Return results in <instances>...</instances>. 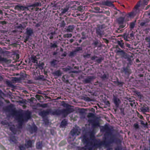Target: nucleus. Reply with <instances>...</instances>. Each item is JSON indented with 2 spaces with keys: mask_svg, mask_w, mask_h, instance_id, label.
Returning a JSON list of instances; mask_svg holds the SVG:
<instances>
[{
  "mask_svg": "<svg viewBox=\"0 0 150 150\" xmlns=\"http://www.w3.org/2000/svg\"><path fill=\"white\" fill-rule=\"evenodd\" d=\"M8 126L9 127L10 130L14 134H15V127L13 125H12L11 127H10V126L9 125H8Z\"/></svg>",
  "mask_w": 150,
  "mask_h": 150,
  "instance_id": "26",
  "label": "nucleus"
},
{
  "mask_svg": "<svg viewBox=\"0 0 150 150\" xmlns=\"http://www.w3.org/2000/svg\"><path fill=\"white\" fill-rule=\"evenodd\" d=\"M134 127L136 129H138L139 128L138 124L137 123H135L134 125Z\"/></svg>",
  "mask_w": 150,
  "mask_h": 150,
  "instance_id": "40",
  "label": "nucleus"
},
{
  "mask_svg": "<svg viewBox=\"0 0 150 150\" xmlns=\"http://www.w3.org/2000/svg\"><path fill=\"white\" fill-rule=\"evenodd\" d=\"M102 4L103 5L106 6H113L112 3L111 1H102Z\"/></svg>",
  "mask_w": 150,
  "mask_h": 150,
  "instance_id": "9",
  "label": "nucleus"
},
{
  "mask_svg": "<svg viewBox=\"0 0 150 150\" xmlns=\"http://www.w3.org/2000/svg\"><path fill=\"white\" fill-rule=\"evenodd\" d=\"M37 130V128L35 126H33L31 128V133H32L33 132H35Z\"/></svg>",
  "mask_w": 150,
  "mask_h": 150,
  "instance_id": "27",
  "label": "nucleus"
},
{
  "mask_svg": "<svg viewBox=\"0 0 150 150\" xmlns=\"http://www.w3.org/2000/svg\"><path fill=\"white\" fill-rule=\"evenodd\" d=\"M68 10V9L64 8L62 10V14L64 13H66L67 11Z\"/></svg>",
  "mask_w": 150,
  "mask_h": 150,
  "instance_id": "41",
  "label": "nucleus"
},
{
  "mask_svg": "<svg viewBox=\"0 0 150 150\" xmlns=\"http://www.w3.org/2000/svg\"><path fill=\"white\" fill-rule=\"evenodd\" d=\"M117 43L121 48H124V43L123 42V40L118 41Z\"/></svg>",
  "mask_w": 150,
  "mask_h": 150,
  "instance_id": "20",
  "label": "nucleus"
},
{
  "mask_svg": "<svg viewBox=\"0 0 150 150\" xmlns=\"http://www.w3.org/2000/svg\"><path fill=\"white\" fill-rule=\"evenodd\" d=\"M36 147L38 149H40L42 147V144L40 143H38L36 144Z\"/></svg>",
  "mask_w": 150,
  "mask_h": 150,
  "instance_id": "31",
  "label": "nucleus"
},
{
  "mask_svg": "<svg viewBox=\"0 0 150 150\" xmlns=\"http://www.w3.org/2000/svg\"><path fill=\"white\" fill-rule=\"evenodd\" d=\"M145 40L147 42H150V36L146 37L145 38Z\"/></svg>",
  "mask_w": 150,
  "mask_h": 150,
  "instance_id": "42",
  "label": "nucleus"
},
{
  "mask_svg": "<svg viewBox=\"0 0 150 150\" xmlns=\"http://www.w3.org/2000/svg\"><path fill=\"white\" fill-rule=\"evenodd\" d=\"M49 113V112L48 111H43L40 113V115L43 117L48 114Z\"/></svg>",
  "mask_w": 150,
  "mask_h": 150,
  "instance_id": "23",
  "label": "nucleus"
},
{
  "mask_svg": "<svg viewBox=\"0 0 150 150\" xmlns=\"http://www.w3.org/2000/svg\"><path fill=\"white\" fill-rule=\"evenodd\" d=\"M134 34L133 32L130 34V37L131 38L133 39V38H134Z\"/></svg>",
  "mask_w": 150,
  "mask_h": 150,
  "instance_id": "46",
  "label": "nucleus"
},
{
  "mask_svg": "<svg viewBox=\"0 0 150 150\" xmlns=\"http://www.w3.org/2000/svg\"><path fill=\"white\" fill-rule=\"evenodd\" d=\"M3 94V93L2 91L0 90V97H1L2 95Z\"/></svg>",
  "mask_w": 150,
  "mask_h": 150,
  "instance_id": "60",
  "label": "nucleus"
},
{
  "mask_svg": "<svg viewBox=\"0 0 150 150\" xmlns=\"http://www.w3.org/2000/svg\"><path fill=\"white\" fill-rule=\"evenodd\" d=\"M91 59L92 60H95V61L99 63H100L103 60L102 57H98L96 56L92 57Z\"/></svg>",
  "mask_w": 150,
  "mask_h": 150,
  "instance_id": "8",
  "label": "nucleus"
},
{
  "mask_svg": "<svg viewBox=\"0 0 150 150\" xmlns=\"http://www.w3.org/2000/svg\"><path fill=\"white\" fill-rule=\"evenodd\" d=\"M53 74L56 76H59L62 75V73L60 71L58 70L54 72Z\"/></svg>",
  "mask_w": 150,
  "mask_h": 150,
  "instance_id": "21",
  "label": "nucleus"
},
{
  "mask_svg": "<svg viewBox=\"0 0 150 150\" xmlns=\"http://www.w3.org/2000/svg\"><path fill=\"white\" fill-rule=\"evenodd\" d=\"M94 78L93 76H88L87 78L85 79L83 81V82L85 83H90L93 79Z\"/></svg>",
  "mask_w": 150,
  "mask_h": 150,
  "instance_id": "6",
  "label": "nucleus"
},
{
  "mask_svg": "<svg viewBox=\"0 0 150 150\" xmlns=\"http://www.w3.org/2000/svg\"><path fill=\"white\" fill-rule=\"evenodd\" d=\"M0 24H1L2 25H5L6 24V22L5 21H0Z\"/></svg>",
  "mask_w": 150,
  "mask_h": 150,
  "instance_id": "47",
  "label": "nucleus"
},
{
  "mask_svg": "<svg viewBox=\"0 0 150 150\" xmlns=\"http://www.w3.org/2000/svg\"><path fill=\"white\" fill-rule=\"evenodd\" d=\"M41 6V4L39 2H36L33 4L31 5L28 6L29 7H38Z\"/></svg>",
  "mask_w": 150,
  "mask_h": 150,
  "instance_id": "19",
  "label": "nucleus"
},
{
  "mask_svg": "<svg viewBox=\"0 0 150 150\" xmlns=\"http://www.w3.org/2000/svg\"><path fill=\"white\" fill-rule=\"evenodd\" d=\"M132 57V56L129 55V57L127 58V59L128 61L130 62L131 61V58Z\"/></svg>",
  "mask_w": 150,
  "mask_h": 150,
  "instance_id": "43",
  "label": "nucleus"
},
{
  "mask_svg": "<svg viewBox=\"0 0 150 150\" xmlns=\"http://www.w3.org/2000/svg\"><path fill=\"white\" fill-rule=\"evenodd\" d=\"M29 36H27L26 37L25 39L24 42L26 43V42L27 41H28V39L29 38Z\"/></svg>",
  "mask_w": 150,
  "mask_h": 150,
  "instance_id": "51",
  "label": "nucleus"
},
{
  "mask_svg": "<svg viewBox=\"0 0 150 150\" xmlns=\"http://www.w3.org/2000/svg\"><path fill=\"white\" fill-rule=\"evenodd\" d=\"M133 15V13H130L129 14V16H130V17H131Z\"/></svg>",
  "mask_w": 150,
  "mask_h": 150,
  "instance_id": "56",
  "label": "nucleus"
},
{
  "mask_svg": "<svg viewBox=\"0 0 150 150\" xmlns=\"http://www.w3.org/2000/svg\"><path fill=\"white\" fill-rule=\"evenodd\" d=\"M64 71H67L69 70V69L68 68H64Z\"/></svg>",
  "mask_w": 150,
  "mask_h": 150,
  "instance_id": "62",
  "label": "nucleus"
},
{
  "mask_svg": "<svg viewBox=\"0 0 150 150\" xmlns=\"http://www.w3.org/2000/svg\"><path fill=\"white\" fill-rule=\"evenodd\" d=\"M14 113L16 115L15 119L18 121L20 127L22 126L23 123L24 121L27 120L30 117V115L28 113H26L24 117L22 114L17 113L15 112H14Z\"/></svg>",
  "mask_w": 150,
  "mask_h": 150,
  "instance_id": "2",
  "label": "nucleus"
},
{
  "mask_svg": "<svg viewBox=\"0 0 150 150\" xmlns=\"http://www.w3.org/2000/svg\"><path fill=\"white\" fill-rule=\"evenodd\" d=\"M134 25L135 23L134 22H132L130 23V28H131V30H132L134 28Z\"/></svg>",
  "mask_w": 150,
  "mask_h": 150,
  "instance_id": "33",
  "label": "nucleus"
},
{
  "mask_svg": "<svg viewBox=\"0 0 150 150\" xmlns=\"http://www.w3.org/2000/svg\"><path fill=\"white\" fill-rule=\"evenodd\" d=\"M101 130L106 133H109L110 132V129L108 126H105L102 127L101 129Z\"/></svg>",
  "mask_w": 150,
  "mask_h": 150,
  "instance_id": "10",
  "label": "nucleus"
},
{
  "mask_svg": "<svg viewBox=\"0 0 150 150\" xmlns=\"http://www.w3.org/2000/svg\"><path fill=\"white\" fill-rule=\"evenodd\" d=\"M25 146H24L23 145H21L19 146V148L21 150H25Z\"/></svg>",
  "mask_w": 150,
  "mask_h": 150,
  "instance_id": "36",
  "label": "nucleus"
},
{
  "mask_svg": "<svg viewBox=\"0 0 150 150\" xmlns=\"http://www.w3.org/2000/svg\"><path fill=\"white\" fill-rule=\"evenodd\" d=\"M41 25V23H37L35 25V27H38L40 26Z\"/></svg>",
  "mask_w": 150,
  "mask_h": 150,
  "instance_id": "54",
  "label": "nucleus"
},
{
  "mask_svg": "<svg viewBox=\"0 0 150 150\" xmlns=\"http://www.w3.org/2000/svg\"><path fill=\"white\" fill-rule=\"evenodd\" d=\"M93 115H94L92 113H90L88 114V117H93Z\"/></svg>",
  "mask_w": 150,
  "mask_h": 150,
  "instance_id": "45",
  "label": "nucleus"
},
{
  "mask_svg": "<svg viewBox=\"0 0 150 150\" xmlns=\"http://www.w3.org/2000/svg\"><path fill=\"white\" fill-rule=\"evenodd\" d=\"M113 99L114 103L115 105L117 107L118 106L120 103V100L118 98L116 97H114Z\"/></svg>",
  "mask_w": 150,
  "mask_h": 150,
  "instance_id": "16",
  "label": "nucleus"
},
{
  "mask_svg": "<svg viewBox=\"0 0 150 150\" xmlns=\"http://www.w3.org/2000/svg\"><path fill=\"white\" fill-rule=\"evenodd\" d=\"M104 25H98L96 29V33L98 37H101L104 34L103 29L105 28Z\"/></svg>",
  "mask_w": 150,
  "mask_h": 150,
  "instance_id": "3",
  "label": "nucleus"
},
{
  "mask_svg": "<svg viewBox=\"0 0 150 150\" xmlns=\"http://www.w3.org/2000/svg\"><path fill=\"white\" fill-rule=\"evenodd\" d=\"M72 36V35L71 33L67 34L64 35H63V37L65 38H71V37Z\"/></svg>",
  "mask_w": 150,
  "mask_h": 150,
  "instance_id": "29",
  "label": "nucleus"
},
{
  "mask_svg": "<svg viewBox=\"0 0 150 150\" xmlns=\"http://www.w3.org/2000/svg\"><path fill=\"white\" fill-rule=\"evenodd\" d=\"M34 142L31 141L30 140L28 141H26L25 144V146L26 148H28L29 147H32V144L34 143Z\"/></svg>",
  "mask_w": 150,
  "mask_h": 150,
  "instance_id": "7",
  "label": "nucleus"
},
{
  "mask_svg": "<svg viewBox=\"0 0 150 150\" xmlns=\"http://www.w3.org/2000/svg\"><path fill=\"white\" fill-rule=\"evenodd\" d=\"M51 48H57V42H54V43H50V45Z\"/></svg>",
  "mask_w": 150,
  "mask_h": 150,
  "instance_id": "18",
  "label": "nucleus"
},
{
  "mask_svg": "<svg viewBox=\"0 0 150 150\" xmlns=\"http://www.w3.org/2000/svg\"><path fill=\"white\" fill-rule=\"evenodd\" d=\"M117 21L119 24H122L124 21V18L122 17L118 19Z\"/></svg>",
  "mask_w": 150,
  "mask_h": 150,
  "instance_id": "24",
  "label": "nucleus"
},
{
  "mask_svg": "<svg viewBox=\"0 0 150 150\" xmlns=\"http://www.w3.org/2000/svg\"><path fill=\"white\" fill-rule=\"evenodd\" d=\"M95 9L97 11H98L100 10V8L98 7L95 8Z\"/></svg>",
  "mask_w": 150,
  "mask_h": 150,
  "instance_id": "64",
  "label": "nucleus"
},
{
  "mask_svg": "<svg viewBox=\"0 0 150 150\" xmlns=\"http://www.w3.org/2000/svg\"><path fill=\"white\" fill-rule=\"evenodd\" d=\"M81 130L79 127L74 128L71 132V134L72 136L78 135L80 133Z\"/></svg>",
  "mask_w": 150,
  "mask_h": 150,
  "instance_id": "4",
  "label": "nucleus"
},
{
  "mask_svg": "<svg viewBox=\"0 0 150 150\" xmlns=\"http://www.w3.org/2000/svg\"><path fill=\"white\" fill-rule=\"evenodd\" d=\"M139 117L140 119H144L143 116L142 115H140Z\"/></svg>",
  "mask_w": 150,
  "mask_h": 150,
  "instance_id": "59",
  "label": "nucleus"
},
{
  "mask_svg": "<svg viewBox=\"0 0 150 150\" xmlns=\"http://www.w3.org/2000/svg\"><path fill=\"white\" fill-rule=\"evenodd\" d=\"M139 121L140 122L141 124L142 125L144 126H145V124L143 120H140V121Z\"/></svg>",
  "mask_w": 150,
  "mask_h": 150,
  "instance_id": "48",
  "label": "nucleus"
},
{
  "mask_svg": "<svg viewBox=\"0 0 150 150\" xmlns=\"http://www.w3.org/2000/svg\"><path fill=\"white\" fill-rule=\"evenodd\" d=\"M129 56V55L128 54L126 53L125 54L124 57L125 59H127Z\"/></svg>",
  "mask_w": 150,
  "mask_h": 150,
  "instance_id": "49",
  "label": "nucleus"
},
{
  "mask_svg": "<svg viewBox=\"0 0 150 150\" xmlns=\"http://www.w3.org/2000/svg\"><path fill=\"white\" fill-rule=\"evenodd\" d=\"M98 44V42L97 41L94 42L92 45L94 46L95 47H96Z\"/></svg>",
  "mask_w": 150,
  "mask_h": 150,
  "instance_id": "38",
  "label": "nucleus"
},
{
  "mask_svg": "<svg viewBox=\"0 0 150 150\" xmlns=\"http://www.w3.org/2000/svg\"><path fill=\"white\" fill-rule=\"evenodd\" d=\"M28 6L25 7L22 6L17 5L15 7V9L18 10H24L25 9H27L28 10Z\"/></svg>",
  "mask_w": 150,
  "mask_h": 150,
  "instance_id": "11",
  "label": "nucleus"
},
{
  "mask_svg": "<svg viewBox=\"0 0 150 150\" xmlns=\"http://www.w3.org/2000/svg\"><path fill=\"white\" fill-rule=\"evenodd\" d=\"M47 104L45 103L41 105L40 106L42 107L45 108H46V107H47Z\"/></svg>",
  "mask_w": 150,
  "mask_h": 150,
  "instance_id": "44",
  "label": "nucleus"
},
{
  "mask_svg": "<svg viewBox=\"0 0 150 150\" xmlns=\"http://www.w3.org/2000/svg\"><path fill=\"white\" fill-rule=\"evenodd\" d=\"M21 79L20 78L15 77L13 78V80L16 82H18L20 81Z\"/></svg>",
  "mask_w": 150,
  "mask_h": 150,
  "instance_id": "30",
  "label": "nucleus"
},
{
  "mask_svg": "<svg viewBox=\"0 0 150 150\" xmlns=\"http://www.w3.org/2000/svg\"><path fill=\"white\" fill-rule=\"evenodd\" d=\"M67 124V122L66 120H63L61 122V126L62 127H63L64 126L66 125Z\"/></svg>",
  "mask_w": 150,
  "mask_h": 150,
  "instance_id": "25",
  "label": "nucleus"
},
{
  "mask_svg": "<svg viewBox=\"0 0 150 150\" xmlns=\"http://www.w3.org/2000/svg\"><path fill=\"white\" fill-rule=\"evenodd\" d=\"M119 50H117V52L119 53V52H121L122 53H124V52L123 51L121 50L119 48Z\"/></svg>",
  "mask_w": 150,
  "mask_h": 150,
  "instance_id": "50",
  "label": "nucleus"
},
{
  "mask_svg": "<svg viewBox=\"0 0 150 150\" xmlns=\"http://www.w3.org/2000/svg\"><path fill=\"white\" fill-rule=\"evenodd\" d=\"M74 41V40L73 39H71L70 40V42L71 43H72Z\"/></svg>",
  "mask_w": 150,
  "mask_h": 150,
  "instance_id": "63",
  "label": "nucleus"
},
{
  "mask_svg": "<svg viewBox=\"0 0 150 150\" xmlns=\"http://www.w3.org/2000/svg\"><path fill=\"white\" fill-rule=\"evenodd\" d=\"M16 141L17 140H16V139L15 138V137H11V139L10 140V141L11 142H13L15 143L16 142Z\"/></svg>",
  "mask_w": 150,
  "mask_h": 150,
  "instance_id": "35",
  "label": "nucleus"
},
{
  "mask_svg": "<svg viewBox=\"0 0 150 150\" xmlns=\"http://www.w3.org/2000/svg\"><path fill=\"white\" fill-rule=\"evenodd\" d=\"M83 57L85 58H89L90 57V54H87L83 55Z\"/></svg>",
  "mask_w": 150,
  "mask_h": 150,
  "instance_id": "37",
  "label": "nucleus"
},
{
  "mask_svg": "<svg viewBox=\"0 0 150 150\" xmlns=\"http://www.w3.org/2000/svg\"><path fill=\"white\" fill-rule=\"evenodd\" d=\"M83 138L82 142L85 145L82 148V150H92L98 146L95 140H91L89 142L88 139L86 138L85 136H83Z\"/></svg>",
  "mask_w": 150,
  "mask_h": 150,
  "instance_id": "1",
  "label": "nucleus"
},
{
  "mask_svg": "<svg viewBox=\"0 0 150 150\" xmlns=\"http://www.w3.org/2000/svg\"><path fill=\"white\" fill-rule=\"evenodd\" d=\"M81 35L83 36H85V34L84 32H82Z\"/></svg>",
  "mask_w": 150,
  "mask_h": 150,
  "instance_id": "55",
  "label": "nucleus"
},
{
  "mask_svg": "<svg viewBox=\"0 0 150 150\" xmlns=\"http://www.w3.org/2000/svg\"><path fill=\"white\" fill-rule=\"evenodd\" d=\"M82 50V48L81 47H77L76 49L75 50V51L77 53V52H79L80 51H81Z\"/></svg>",
  "mask_w": 150,
  "mask_h": 150,
  "instance_id": "34",
  "label": "nucleus"
},
{
  "mask_svg": "<svg viewBox=\"0 0 150 150\" xmlns=\"http://www.w3.org/2000/svg\"><path fill=\"white\" fill-rule=\"evenodd\" d=\"M101 77L103 79H105L107 78L106 75L105 74H104Z\"/></svg>",
  "mask_w": 150,
  "mask_h": 150,
  "instance_id": "52",
  "label": "nucleus"
},
{
  "mask_svg": "<svg viewBox=\"0 0 150 150\" xmlns=\"http://www.w3.org/2000/svg\"><path fill=\"white\" fill-rule=\"evenodd\" d=\"M36 98L37 99H40V96H39V95H36Z\"/></svg>",
  "mask_w": 150,
  "mask_h": 150,
  "instance_id": "57",
  "label": "nucleus"
},
{
  "mask_svg": "<svg viewBox=\"0 0 150 150\" xmlns=\"http://www.w3.org/2000/svg\"><path fill=\"white\" fill-rule=\"evenodd\" d=\"M124 27V26L122 25H120L119 26V28H123Z\"/></svg>",
  "mask_w": 150,
  "mask_h": 150,
  "instance_id": "58",
  "label": "nucleus"
},
{
  "mask_svg": "<svg viewBox=\"0 0 150 150\" xmlns=\"http://www.w3.org/2000/svg\"><path fill=\"white\" fill-rule=\"evenodd\" d=\"M18 28H19L21 30H22V29H24V28L20 24L18 27Z\"/></svg>",
  "mask_w": 150,
  "mask_h": 150,
  "instance_id": "53",
  "label": "nucleus"
},
{
  "mask_svg": "<svg viewBox=\"0 0 150 150\" xmlns=\"http://www.w3.org/2000/svg\"><path fill=\"white\" fill-rule=\"evenodd\" d=\"M26 30V33L28 35L27 36H29V37L30 36H31L33 33V30L31 28H27Z\"/></svg>",
  "mask_w": 150,
  "mask_h": 150,
  "instance_id": "13",
  "label": "nucleus"
},
{
  "mask_svg": "<svg viewBox=\"0 0 150 150\" xmlns=\"http://www.w3.org/2000/svg\"><path fill=\"white\" fill-rule=\"evenodd\" d=\"M75 26L74 25H69L66 28V31L68 33L72 32Z\"/></svg>",
  "mask_w": 150,
  "mask_h": 150,
  "instance_id": "5",
  "label": "nucleus"
},
{
  "mask_svg": "<svg viewBox=\"0 0 150 150\" xmlns=\"http://www.w3.org/2000/svg\"><path fill=\"white\" fill-rule=\"evenodd\" d=\"M61 114H62L65 117L67 116L69 113V110L68 109H63L61 110Z\"/></svg>",
  "mask_w": 150,
  "mask_h": 150,
  "instance_id": "14",
  "label": "nucleus"
},
{
  "mask_svg": "<svg viewBox=\"0 0 150 150\" xmlns=\"http://www.w3.org/2000/svg\"><path fill=\"white\" fill-rule=\"evenodd\" d=\"M52 115H60L61 114V111L60 110H55L50 112Z\"/></svg>",
  "mask_w": 150,
  "mask_h": 150,
  "instance_id": "12",
  "label": "nucleus"
},
{
  "mask_svg": "<svg viewBox=\"0 0 150 150\" xmlns=\"http://www.w3.org/2000/svg\"><path fill=\"white\" fill-rule=\"evenodd\" d=\"M31 59L32 62L37 63L38 61L37 60V58L35 56H32L31 58Z\"/></svg>",
  "mask_w": 150,
  "mask_h": 150,
  "instance_id": "22",
  "label": "nucleus"
},
{
  "mask_svg": "<svg viewBox=\"0 0 150 150\" xmlns=\"http://www.w3.org/2000/svg\"><path fill=\"white\" fill-rule=\"evenodd\" d=\"M76 54V52L74 50L73 51L70 52L69 54V56L72 57L74 56Z\"/></svg>",
  "mask_w": 150,
  "mask_h": 150,
  "instance_id": "28",
  "label": "nucleus"
},
{
  "mask_svg": "<svg viewBox=\"0 0 150 150\" xmlns=\"http://www.w3.org/2000/svg\"><path fill=\"white\" fill-rule=\"evenodd\" d=\"M104 40L105 42L107 43L108 42V41L106 39H104Z\"/></svg>",
  "mask_w": 150,
  "mask_h": 150,
  "instance_id": "61",
  "label": "nucleus"
},
{
  "mask_svg": "<svg viewBox=\"0 0 150 150\" xmlns=\"http://www.w3.org/2000/svg\"><path fill=\"white\" fill-rule=\"evenodd\" d=\"M61 105L63 106L64 107L67 108L68 107V105L67 103H65L64 101L62 102Z\"/></svg>",
  "mask_w": 150,
  "mask_h": 150,
  "instance_id": "32",
  "label": "nucleus"
},
{
  "mask_svg": "<svg viewBox=\"0 0 150 150\" xmlns=\"http://www.w3.org/2000/svg\"><path fill=\"white\" fill-rule=\"evenodd\" d=\"M56 62H57V60H53L51 62V64L53 66L54 65L56 64Z\"/></svg>",
  "mask_w": 150,
  "mask_h": 150,
  "instance_id": "39",
  "label": "nucleus"
},
{
  "mask_svg": "<svg viewBox=\"0 0 150 150\" xmlns=\"http://www.w3.org/2000/svg\"><path fill=\"white\" fill-rule=\"evenodd\" d=\"M0 61L2 62L10 63L11 60H8L5 58H4L0 56Z\"/></svg>",
  "mask_w": 150,
  "mask_h": 150,
  "instance_id": "17",
  "label": "nucleus"
},
{
  "mask_svg": "<svg viewBox=\"0 0 150 150\" xmlns=\"http://www.w3.org/2000/svg\"><path fill=\"white\" fill-rule=\"evenodd\" d=\"M140 110L142 112L144 113L147 112L149 111L148 107L144 106H143V107L140 108Z\"/></svg>",
  "mask_w": 150,
  "mask_h": 150,
  "instance_id": "15",
  "label": "nucleus"
}]
</instances>
